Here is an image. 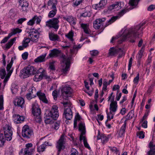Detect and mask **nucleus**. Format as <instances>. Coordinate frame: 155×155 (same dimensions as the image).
<instances>
[{"label": "nucleus", "mask_w": 155, "mask_h": 155, "mask_svg": "<svg viewBox=\"0 0 155 155\" xmlns=\"http://www.w3.org/2000/svg\"><path fill=\"white\" fill-rule=\"evenodd\" d=\"M140 0H130L129 3L131 6L134 7L132 9L135 7L137 5Z\"/></svg>", "instance_id": "41"}, {"label": "nucleus", "mask_w": 155, "mask_h": 155, "mask_svg": "<svg viewBox=\"0 0 155 155\" xmlns=\"http://www.w3.org/2000/svg\"><path fill=\"white\" fill-rule=\"evenodd\" d=\"M70 155H78V151L76 149L72 148L71 150Z\"/></svg>", "instance_id": "50"}, {"label": "nucleus", "mask_w": 155, "mask_h": 155, "mask_svg": "<svg viewBox=\"0 0 155 155\" xmlns=\"http://www.w3.org/2000/svg\"><path fill=\"white\" fill-rule=\"evenodd\" d=\"M90 14L89 12H84V13L82 14L81 15H80V17H88L90 16Z\"/></svg>", "instance_id": "55"}, {"label": "nucleus", "mask_w": 155, "mask_h": 155, "mask_svg": "<svg viewBox=\"0 0 155 155\" xmlns=\"http://www.w3.org/2000/svg\"><path fill=\"white\" fill-rule=\"evenodd\" d=\"M26 20V18H21L19 19L18 21V23L19 24H21L23 22Z\"/></svg>", "instance_id": "64"}, {"label": "nucleus", "mask_w": 155, "mask_h": 155, "mask_svg": "<svg viewBox=\"0 0 155 155\" xmlns=\"http://www.w3.org/2000/svg\"><path fill=\"white\" fill-rule=\"evenodd\" d=\"M97 140L101 139L102 143L103 144H104L108 140V138L106 136L105 134H102L100 135L99 132L98 133V134L97 135Z\"/></svg>", "instance_id": "26"}, {"label": "nucleus", "mask_w": 155, "mask_h": 155, "mask_svg": "<svg viewBox=\"0 0 155 155\" xmlns=\"http://www.w3.org/2000/svg\"><path fill=\"white\" fill-rule=\"evenodd\" d=\"M6 140V139L4 137L3 134H0V147H2L4 145Z\"/></svg>", "instance_id": "38"}, {"label": "nucleus", "mask_w": 155, "mask_h": 155, "mask_svg": "<svg viewBox=\"0 0 155 155\" xmlns=\"http://www.w3.org/2000/svg\"><path fill=\"white\" fill-rule=\"evenodd\" d=\"M106 2L104 0H100L99 3L95 5V9L96 10H99L104 7Z\"/></svg>", "instance_id": "30"}, {"label": "nucleus", "mask_w": 155, "mask_h": 155, "mask_svg": "<svg viewBox=\"0 0 155 155\" xmlns=\"http://www.w3.org/2000/svg\"><path fill=\"white\" fill-rule=\"evenodd\" d=\"M26 97L28 100H31L32 98L34 97H36V96L35 95H31L30 93L27 94H26Z\"/></svg>", "instance_id": "54"}, {"label": "nucleus", "mask_w": 155, "mask_h": 155, "mask_svg": "<svg viewBox=\"0 0 155 155\" xmlns=\"http://www.w3.org/2000/svg\"><path fill=\"white\" fill-rule=\"evenodd\" d=\"M46 118L45 120V122L46 124H53V121L52 120L53 119L50 118V117L46 115Z\"/></svg>", "instance_id": "45"}, {"label": "nucleus", "mask_w": 155, "mask_h": 155, "mask_svg": "<svg viewBox=\"0 0 155 155\" xmlns=\"http://www.w3.org/2000/svg\"><path fill=\"white\" fill-rule=\"evenodd\" d=\"M144 24V23H142L129 29L124 28L122 30L123 33L121 38V41L119 43H121L122 41L128 38H130L131 39L141 36L143 33L142 31L143 28V26Z\"/></svg>", "instance_id": "2"}, {"label": "nucleus", "mask_w": 155, "mask_h": 155, "mask_svg": "<svg viewBox=\"0 0 155 155\" xmlns=\"http://www.w3.org/2000/svg\"><path fill=\"white\" fill-rule=\"evenodd\" d=\"M127 11V9H124L119 12V15L112 17L108 21L107 23V24H106V26L112 23L115 21L118 18H120V17L122 16Z\"/></svg>", "instance_id": "13"}, {"label": "nucleus", "mask_w": 155, "mask_h": 155, "mask_svg": "<svg viewBox=\"0 0 155 155\" xmlns=\"http://www.w3.org/2000/svg\"><path fill=\"white\" fill-rule=\"evenodd\" d=\"M46 114L50 118L56 120L59 116L58 107L55 105H53L51 110L48 111Z\"/></svg>", "instance_id": "7"}, {"label": "nucleus", "mask_w": 155, "mask_h": 155, "mask_svg": "<svg viewBox=\"0 0 155 155\" xmlns=\"http://www.w3.org/2000/svg\"><path fill=\"white\" fill-rule=\"evenodd\" d=\"M65 135L64 134H62L58 141L57 142L56 147L58 150V151L60 152L64 148V144L65 143Z\"/></svg>", "instance_id": "10"}, {"label": "nucleus", "mask_w": 155, "mask_h": 155, "mask_svg": "<svg viewBox=\"0 0 155 155\" xmlns=\"http://www.w3.org/2000/svg\"><path fill=\"white\" fill-rule=\"evenodd\" d=\"M34 23L35 22L33 18L32 19L30 20L28 22L27 24L28 25L32 26L34 24Z\"/></svg>", "instance_id": "63"}, {"label": "nucleus", "mask_w": 155, "mask_h": 155, "mask_svg": "<svg viewBox=\"0 0 155 155\" xmlns=\"http://www.w3.org/2000/svg\"><path fill=\"white\" fill-rule=\"evenodd\" d=\"M81 46L80 45H78V46L75 45H74L72 49L70 50L72 54H76L79 49L80 48Z\"/></svg>", "instance_id": "36"}, {"label": "nucleus", "mask_w": 155, "mask_h": 155, "mask_svg": "<svg viewBox=\"0 0 155 155\" xmlns=\"http://www.w3.org/2000/svg\"><path fill=\"white\" fill-rule=\"evenodd\" d=\"M75 1L74 4L76 6H78L80 5L82 2V0H75Z\"/></svg>", "instance_id": "61"}, {"label": "nucleus", "mask_w": 155, "mask_h": 155, "mask_svg": "<svg viewBox=\"0 0 155 155\" xmlns=\"http://www.w3.org/2000/svg\"><path fill=\"white\" fill-rule=\"evenodd\" d=\"M57 4L56 0H49L48 3L47 8L49 9H57L56 6Z\"/></svg>", "instance_id": "21"}, {"label": "nucleus", "mask_w": 155, "mask_h": 155, "mask_svg": "<svg viewBox=\"0 0 155 155\" xmlns=\"http://www.w3.org/2000/svg\"><path fill=\"white\" fill-rule=\"evenodd\" d=\"M109 148H110L111 151L114 153H115L116 154H117L119 152V150H118L116 147H109Z\"/></svg>", "instance_id": "51"}, {"label": "nucleus", "mask_w": 155, "mask_h": 155, "mask_svg": "<svg viewBox=\"0 0 155 155\" xmlns=\"http://www.w3.org/2000/svg\"><path fill=\"white\" fill-rule=\"evenodd\" d=\"M90 54L92 56H95L97 55L98 53V51L96 50H93L90 51Z\"/></svg>", "instance_id": "48"}, {"label": "nucleus", "mask_w": 155, "mask_h": 155, "mask_svg": "<svg viewBox=\"0 0 155 155\" xmlns=\"http://www.w3.org/2000/svg\"><path fill=\"white\" fill-rule=\"evenodd\" d=\"M49 38L50 40L52 41H61L59 37L57 34H54L52 32H49L48 33Z\"/></svg>", "instance_id": "19"}, {"label": "nucleus", "mask_w": 155, "mask_h": 155, "mask_svg": "<svg viewBox=\"0 0 155 155\" xmlns=\"http://www.w3.org/2000/svg\"><path fill=\"white\" fill-rule=\"evenodd\" d=\"M36 94L39 97L40 100L43 102L45 103H48V101L46 98L45 94L44 93L41 92L40 91H38L36 93Z\"/></svg>", "instance_id": "22"}, {"label": "nucleus", "mask_w": 155, "mask_h": 155, "mask_svg": "<svg viewBox=\"0 0 155 155\" xmlns=\"http://www.w3.org/2000/svg\"><path fill=\"white\" fill-rule=\"evenodd\" d=\"M59 22L58 18H54L46 21L45 26L49 29L53 28L54 31H57L59 28Z\"/></svg>", "instance_id": "5"}, {"label": "nucleus", "mask_w": 155, "mask_h": 155, "mask_svg": "<svg viewBox=\"0 0 155 155\" xmlns=\"http://www.w3.org/2000/svg\"><path fill=\"white\" fill-rule=\"evenodd\" d=\"M78 129L81 131V134L80 137L85 136L86 131L85 124L81 122L78 124Z\"/></svg>", "instance_id": "20"}, {"label": "nucleus", "mask_w": 155, "mask_h": 155, "mask_svg": "<svg viewBox=\"0 0 155 155\" xmlns=\"http://www.w3.org/2000/svg\"><path fill=\"white\" fill-rule=\"evenodd\" d=\"M149 146L150 150L147 153L148 155H155V144L150 142Z\"/></svg>", "instance_id": "25"}, {"label": "nucleus", "mask_w": 155, "mask_h": 155, "mask_svg": "<svg viewBox=\"0 0 155 155\" xmlns=\"http://www.w3.org/2000/svg\"><path fill=\"white\" fill-rule=\"evenodd\" d=\"M20 5L21 7V10L23 12H27L28 6V3L24 0H20L19 1Z\"/></svg>", "instance_id": "18"}, {"label": "nucleus", "mask_w": 155, "mask_h": 155, "mask_svg": "<svg viewBox=\"0 0 155 155\" xmlns=\"http://www.w3.org/2000/svg\"><path fill=\"white\" fill-rule=\"evenodd\" d=\"M28 53L27 52H25L22 55V57L24 60L28 58Z\"/></svg>", "instance_id": "57"}, {"label": "nucleus", "mask_w": 155, "mask_h": 155, "mask_svg": "<svg viewBox=\"0 0 155 155\" xmlns=\"http://www.w3.org/2000/svg\"><path fill=\"white\" fill-rule=\"evenodd\" d=\"M49 68L52 70H55V67L53 62H52L50 63Z\"/></svg>", "instance_id": "60"}, {"label": "nucleus", "mask_w": 155, "mask_h": 155, "mask_svg": "<svg viewBox=\"0 0 155 155\" xmlns=\"http://www.w3.org/2000/svg\"><path fill=\"white\" fill-rule=\"evenodd\" d=\"M49 145L51 146L52 144L50 143L48 144V142H45L43 144L41 145L40 146L38 147L37 148V151L39 152H43L45 151L46 146Z\"/></svg>", "instance_id": "27"}, {"label": "nucleus", "mask_w": 155, "mask_h": 155, "mask_svg": "<svg viewBox=\"0 0 155 155\" xmlns=\"http://www.w3.org/2000/svg\"><path fill=\"white\" fill-rule=\"evenodd\" d=\"M33 134V131L28 126L25 125L23 127L21 134L24 137L29 138L31 137Z\"/></svg>", "instance_id": "8"}, {"label": "nucleus", "mask_w": 155, "mask_h": 155, "mask_svg": "<svg viewBox=\"0 0 155 155\" xmlns=\"http://www.w3.org/2000/svg\"><path fill=\"white\" fill-rule=\"evenodd\" d=\"M20 73L24 78H27L30 75L35 74L33 80L36 82L40 81L43 78L46 79H50L49 77L46 75L45 70L42 68H40L36 71L33 66H28L25 67L21 71Z\"/></svg>", "instance_id": "1"}, {"label": "nucleus", "mask_w": 155, "mask_h": 155, "mask_svg": "<svg viewBox=\"0 0 155 155\" xmlns=\"http://www.w3.org/2000/svg\"><path fill=\"white\" fill-rule=\"evenodd\" d=\"M62 104L65 107H70L71 105V103L69 101H67L66 102H63Z\"/></svg>", "instance_id": "49"}, {"label": "nucleus", "mask_w": 155, "mask_h": 155, "mask_svg": "<svg viewBox=\"0 0 155 155\" xmlns=\"http://www.w3.org/2000/svg\"><path fill=\"white\" fill-rule=\"evenodd\" d=\"M21 31V30L18 28L14 29L12 30V32L9 34L7 37H5L3 39L1 42V43H5L13 35L17 33H20Z\"/></svg>", "instance_id": "12"}, {"label": "nucleus", "mask_w": 155, "mask_h": 155, "mask_svg": "<svg viewBox=\"0 0 155 155\" xmlns=\"http://www.w3.org/2000/svg\"><path fill=\"white\" fill-rule=\"evenodd\" d=\"M64 19L69 22L71 25H74L76 24L74 18L72 16L64 17Z\"/></svg>", "instance_id": "33"}, {"label": "nucleus", "mask_w": 155, "mask_h": 155, "mask_svg": "<svg viewBox=\"0 0 155 155\" xmlns=\"http://www.w3.org/2000/svg\"><path fill=\"white\" fill-rule=\"evenodd\" d=\"M126 126V120L124 121L123 126L121 127L118 133V137H122L124 136V134L125 131Z\"/></svg>", "instance_id": "28"}, {"label": "nucleus", "mask_w": 155, "mask_h": 155, "mask_svg": "<svg viewBox=\"0 0 155 155\" xmlns=\"http://www.w3.org/2000/svg\"><path fill=\"white\" fill-rule=\"evenodd\" d=\"M39 32L36 30L34 31H31L29 32V36L31 39V41H36V40L39 37Z\"/></svg>", "instance_id": "15"}, {"label": "nucleus", "mask_w": 155, "mask_h": 155, "mask_svg": "<svg viewBox=\"0 0 155 155\" xmlns=\"http://www.w3.org/2000/svg\"><path fill=\"white\" fill-rule=\"evenodd\" d=\"M64 114L67 119L70 120L72 117L73 113L70 107H68L64 109Z\"/></svg>", "instance_id": "17"}, {"label": "nucleus", "mask_w": 155, "mask_h": 155, "mask_svg": "<svg viewBox=\"0 0 155 155\" xmlns=\"http://www.w3.org/2000/svg\"><path fill=\"white\" fill-rule=\"evenodd\" d=\"M117 105L116 101L111 103L110 104V111H111L112 112H115L117 110Z\"/></svg>", "instance_id": "31"}, {"label": "nucleus", "mask_w": 155, "mask_h": 155, "mask_svg": "<svg viewBox=\"0 0 155 155\" xmlns=\"http://www.w3.org/2000/svg\"><path fill=\"white\" fill-rule=\"evenodd\" d=\"M33 19L35 22V21H36V23L37 24L39 23L41 21V19L37 16H35L33 18Z\"/></svg>", "instance_id": "52"}, {"label": "nucleus", "mask_w": 155, "mask_h": 155, "mask_svg": "<svg viewBox=\"0 0 155 155\" xmlns=\"http://www.w3.org/2000/svg\"><path fill=\"white\" fill-rule=\"evenodd\" d=\"M81 26L83 28L84 31L85 33L88 34H90L91 31L89 29L88 25L87 24H82Z\"/></svg>", "instance_id": "32"}, {"label": "nucleus", "mask_w": 155, "mask_h": 155, "mask_svg": "<svg viewBox=\"0 0 155 155\" xmlns=\"http://www.w3.org/2000/svg\"><path fill=\"white\" fill-rule=\"evenodd\" d=\"M120 51L122 52V50L120 48H111L109 50V54L110 55L114 56Z\"/></svg>", "instance_id": "23"}, {"label": "nucleus", "mask_w": 155, "mask_h": 155, "mask_svg": "<svg viewBox=\"0 0 155 155\" xmlns=\"http://www.w3.org/2000/svg\"><path fill=\"white\" fill-rule=\"evenodd\" d=\"M74 35V33L72 31H70L65 36L68 38L72 42H73L74 40L73 38Z\"/></svg>", "instance_id": "42"}, {"label": "nucleus", "mask_w": 155, "mask_h": 155, "mask_svg": "<svg viewBox=\"0 0 155 155\" xmlns=\"http://www.w3.org/2000/svg\"><path fill=\"white\" fill-rule=\"evenodd\" d=\"M16 38L11 39L6 45V48L7 49H9L12 46L15 41L16 40Z\"/></svg>", "instance_id": "37"}, {"label": "nucleus", "mask_w": 155, "mask_h": 155, "mask_svg": "<svg viewBox=\"0 0 155 155\" xmlns=\"http://www.w3.org/2000/svg\"><path fill=\"white\" fill-rule=\"evenodd\" d=\"M139 79V74H138L137 76L134 79V83H137Z\"/></svg>", "instance_id": "62"}, {"label": "nucleus", "mask_w": 155, "mask_h": 155, "mask_svg": "<svg viewBox=\"0 0 155 155\" xmlns=\"http://www.w3.org/2000/svg\"><path fill=\"white\" fill-rule=\"evenodd\" d=\"M106 18H98L94 21L93 23L94 27L95 29H98L100 28L102 22L105 21Z\"/></svg>", "instance_id": "16"}, {"label": "nucleus", "mask_w": 155, "mask_h": 155, "mask_svg": "<svg viewBox=\"0 0 155 155\" xmlns=\"http://www.w3.org/2000/svg\"><path fill=\"white\" fill-rule=\"evenodd\" d=\"M52 94L54 99L56 100L58 96L57 91L55 90L54 91H53Z\"/></svg>", "instance_id": "59"}, {"label": "nucleus", "mask_w": 155, "mask_h": 155, "mask_svg": "<svg viewBox=\"0 0 155 155\" xmlns=\"http://www.w3.org/2000/svg\"><path fill=\"white\" fill-rule=\"evenodd\" d=\"M48 14V17L49 18H51L54 17L56 13L57 10V9H51Z\"/></svg>", "instance_id": "43"}, {"label": "nucleus", "mask_w": 155, "mask_h": 155, "mask_svg": "<svg viewBox=\"0 0 155 155\" xmlns=\"http://www.w3.org/2000/svg\"><path fill=\"white\" fill-rule=\"evenodd\" d=\"M59 53V50L56 49H54L51 50L49 55L50 57H53L55 56H57Z\"/></svg>", "instance_id": "35"}, {"label": "nucleus", "mask_w": 155, "mask_h": 155, "mask_svg": "<svg viewBox=\"0 0 155 155\" xmlns=\"http://www.w3.org/2000/svg\"><path fill=\"white\" fill-rule=\"evenodd\" d=\"M137 136L140 138H143L144 137V135L143 131H141L137 134Z\"/></svg>", "instance_id": "53"}, {"label": "nucleus", "mask_w": 155, "mask_h": 155, "mask_svg": "<svg viewBox=\"0 0 155 155\" xmlns=\"http://www.w3.org/2000/svg\"><path fill=\"white\" fill-rule=\"evenodd\" d=\"M32 112L34 116L35 120L37 123H40L41 121V109L37 103L33 104Z\"/></svg>", "instance_id": "4"}, {"label": "nucleus", "mask_w": 155, "mask_h": 155, "mask_svg": "<svg viewBox=\"0 0 155 155\" xmlns=\"http://www.w3.org/2000/svg\"><path fill=\"white\" fill-rule=\"evenodd\" d=\"M4 135L5 138L8 141H10L12 139V128L9 125L6 124L3 127Z\"/></svg>", "instance_id": "9"}, {"label": "nucleus", "mask_w": 155, "mask_h": 155, "mask_svg": "<svg viewBox=\"0 0 155 155\" xmlns=\"http://www.w3.org/2000/svg\"><path fill=\"white\" fill-rule=\"evenodd\" d=\"M12 65L8 64L6 67V70L8 72V75L10 76L13 71V68H12Z\"/></svg>", "instance_id": "40"}, {"label": "nucleus", "mask_w": 155, "mask_h": 155, "mask_svg": "<svg viewBox=\"0 0 155 155\" xmlns=\"http://www.w3.org/2000/svg\"><path fill=\"white\" fill-rule=\"evenodd\" d=\"M47 54H44L41 55H40L35 59L34 61L36 63L41 62H44L45 60V57L46 56Z\"/></svg>", "instance_id": "29"}, {"label": "nucleus", "mask_w": 155, "mask_h": 155, "mask_svg": "<svg viewBox=\"0 0 155 155\" xmlns=\"http://www.w3.org/2000/svg\"><path fill=\"white\" fill-rule=\"evenodd\" d=\"M14 103L15 106H18L23 108L25 105L24 100L21 97L17 98L14 100Z\"/></svg>", "instance_id": "14"}, {"label": "nucleus", "mask_w": 155, "mask_h": 155, "mask_svg": "<svg viewBox=\"0 0 155 155\" xmlns=\"http://www.w3.org/2000/svg\"><path fill=\"white\" fill-rule=\"evenodd\" d=\"M72 90L70 87L65 86L61 90L63 98L67 100L69 95L71 93Z\"/></svg>", "instance_id": "11"}, {"label": "nucleus", "mask_w": 155, "mask_h": 155, "mask_svg": "<svg viewBox=\"0 0 155 155\" xmlns=\"http://www.w3.org/2000/svg\"><path fill=\"white\" fill-rule=\"evenodd\" d=\"M14 120L16 124L20 123L23 122L24 120V117L18 114L13 115Z\"/></svg>", "instance_id": "24"}, {"label": "nucleus", "mask_w": 155, "mask_h": 155, "mask_svg": "<svg viewBox=\"0 0 155 155\" xmlns=\"http://www.w3.org/2000/svg\"><path fill=\"white\" fill-rule=\"evenodd\" d=\"M79 139L81 141L83 140L84 145L85 147L88 149L90 148V147L87 143V140L85 136L80 137Z\"/></svg>", "instance_id": "34"}, {"label": "nucleus", "mask_w": 155, "mask_h": 155, "mask_svg": "<svg viewBox=\"0 0 155 155\" xmlns=\"http://www.w3.org/2000/svg\"><path fill=\"white\" fill-rule=\"evenodd\" d=\"M30 39L29 38L24 39L22 42V45L25 48H27L28 46V44L30 42Z\"/></svg>", "instance_id": "39"}, {"label": "nucleus", "mask_w": 155, "mask_h": 155, "mask_svg": "<svg viewBox=\"0 0 155 155\" xmlns=\"http://www.w3.org/2000/svg\"><path fill=\"white\" fill-rule=\"evenodd\" d=\"M59 122L54 123V129L56 130L58 129L59 128Z\"/></svg>", "instance_id": "58"}, {"label": "nucleus", "mask_w": 155, "mask_h": 155, "mask_svg": "<svg viewBox=\"0 0 155 155\" xmlns=\"http://www.w3.org/2000/svg\"><path fill=\"white\" fill-rule=\"evenodd\" d=\"M3 108V97L2 95H0V110Z\"/></svg>", "instance_id": "46"}, {"label": "nucleus", "mask_w": 155, "mask_h": 155, "mask_svg": "<svg viewBox=\"0 0 155 155\" xmlns=\"http://www.w3.org/2000/svg\"><path fill=\"white\" fill-rule=\"evenodd\" d=\"M155 9V5H150L147 8V10L148 11H151Z\"/></svg>", "instance_id": "56"}, {"label": "nucleus", "mask_w": 155, "mask_h": 155, "mask_svg": "<svg viewBox=\"0 0 155 155\" xmlns=\"http://www.w3.org/2000/svg\"><path fill=\"white\" fill-rule=\"evenodd\" d=\"M6 74L5 69L4 68H0V77L3 79H4Z\"/></svg>", "instance_id": "44"}, {"label": "nucleus", "mask_w": 155, "mask_h": 155, "mask_svg": "<svg viewBox=\"0 0 155 155\" xmlns=\"http://www.w3.org/2000/svg\"><path fill=\"white\" fill-rule=\"evenodd\" d=\"M33 145L31 143H29L25 145L26 148L24 150H21L20 155H31L32 153L35 151V147H32Z\"/></svg>", "instance_id": "6"}, {"label": "nucleus", "mask_w": 155, "mask_h": 155, "mask_svg": "<svg viewBox=\"0 0 155 155\" xmlns=\"http://www.w3.org/2000/svg\"><path fill=\"white\" fill-rule=\"evenodd\" d=\"M134 110H131L127 115V118L128 119H131L132 118L134 117Z\"/></svg>", "instance_id": "47"}, {"label": "nucleus", "mask_w": 155, "mask_h": 155, "mask_svg": "<svg viewBox=\"0 0 155 155\" xmlns=\"http://www.w3.org/2000/svg\"><path fill=\"white\" fill-rule=\"evenodd\" d=\"M61 59V71L63 74H66L69 69L71 58L62 55Z\"/></svg>", "instance_id": "3"}]
</instances>
